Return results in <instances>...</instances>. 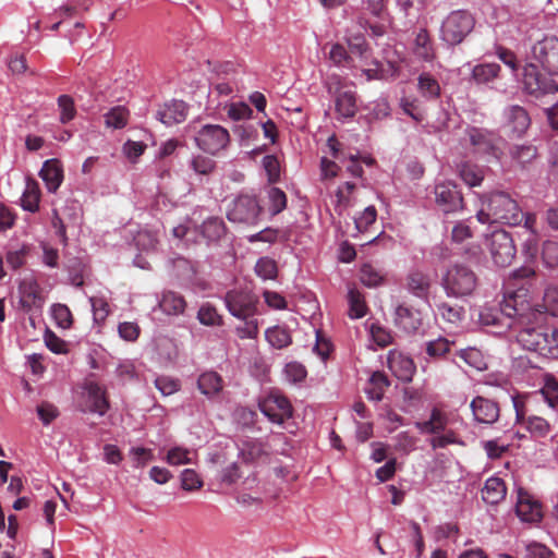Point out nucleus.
<instances>
[{"label":"nucleus","mask_w":558,"mask_h":558,"mask_svg":"<svg viewBox=\"0 0 558 558\" xmlns=\"http://www.w3.org/2000/svg\"><path fill=\"white\" fill-rule=\"evenodd\" d=\"M458 172L462 181L471 187L478 186L484 180V169L470 161L461 162Z\"/></svg>","instance_id":"c756f323"},{"label":"nucleus","mask_w":558,"mask_h":558,"mask_svg":"<svg viewBox=\"0 0 558 558\" xmlns=\"http://www.w3.org/2000/svg\"><path fill=\"white\" fill-rule=\"evenodd\" d=\"M259 408L276 424H283L293 413L289 399L280 393H270L259 403Z\"/></svg>","instance_id":"f8f14e48"},{"label":"nucleus","mask_w":558,"mask_h":558,"mask_svg":"<svg viewBox=\"0 0 558 558\" xmlns=\"http://www.w3.org/2000/svg\"><path fill=\"white\" fill-rule=\"evenodd\" d=\"M197 386L203 395L213 397L221 391L222 378L216 372H206L198 377Z\"/></svg>","instance_id":"f704fd0d"},{"label":"nucleus","mask_w":558,"mask_h":558,"mask_svg":"<svg viewBox=\"0 0 558 558\" xmlns=\"http://www.w3.org/2000/svg\"><path fill=\"white\" fill-rule=\"evenodd\" d=\"M437 313L448 323H459L464 314V310L461 306L450 305L449 303L442 302L437 304Z\"/></svg>","instance_id":"3c124183"},{"label":"nucleus","mask_w":558,"mask_h":558,"mask_svg":"<svg viewBox=\"0 0 558 558\" xmlns=\"http://www.w3.org/2000/svg\"><path fill=\"white\" fill-rule=\"evenodd\" d=\"M349 315L351 318H362L366 314V304L364 298L356 289H350L348 293Z\"/></svg>","instance_id":"a19ab883"},{"label":"nucleus","mask_w":558,"mask_h":558,"mask_svg":"<svg viewBox=\"0 0 558 558\" xmlns=\"http://www.w3.org/2000/svg\"><path fill=\"white\" fill-rule=\"evenodd\" d=\"M400 107L404 113L410 116L416 122H422L425 118V112L422 109L421 102L416 98H401Z\"/></svg>","instance_id":"864d4df0"},{"label":"nucleus","mask_w":558,"mask_h":558,"mask_svg":"<svg viewBox=\"0 0 558 558\" xmlns=\"http://www.w3.org/2000/svg\"><path fill=\"white\" fill-rule=\"evenodd\" d=\"M476 217L482 223H502L514 227L522 223L523 211L508 193L494 192Z\"/></svg>","instance_id":"f03ea898"},{"label":"nucleus","mask_w":558,"mask_h":558,"mask_svg":"<svg viewBox=\"0 0 558 558\" xmlns=\"http://www.w3.org/2000/svg\"><path fill=\"white\" fill-rule=\"evenodd\" d=\"M500 65L497 63L477 64L472 70V78L476 84H487L498 77Z\"/></svg>","instance_id":"4c0bfd02"},{"label":"nucleus","mask_w":558,"mask_h":558,"mask_svg":"<svg viewBox=\"0 0 558 558\" xmlns=\"http://www.w3.org/2000/svg\"><path fill=\"white\" fill-rule=\"evenodd\" d=\"M389 385L390 383L384 373L375 372L369 378L365 392L371 400L380 401Z\"/></svg>","instance_id":"e433bc0d"},{"label":"nucleus","mask_w":558,"mask_h":558,"mask_svg":"<svg viewBox=\"0 0 558 558\" xmlns=\"http://www.w3.org/2000/svg\"><path fill=\"white\" fill-rule=\"evenodd\" d=\"M485 245L493 262L499 267L509 266L515 257L517 248L513 239L504 229L493 231L486 238Z\"/></svg>","instance_id":"39448f33"},{"label":"nucleus","mask_w":558,"mask_h":558,"mask_svg":"<svg viewBox=\"0 0 558 558\" xmlns=\"http://www.w3.org/2000/svg\"><path fill=\"white\" fill-rule=\"evenodd\" d=\"M197 319L205 326H220L222 324V318L216 307L209 303H205L199 307Z\"/></svg>","instance_id":"09e8293b"},{"label":"nucleus","mask_w":558,"mask_h":558,"mask_svg":"<svg viewBox=\"0 0 558 558\" xmlns=\"http://www.w3.org/2000/svg\"><path fill=\"white\" fill-rule=\"evenodd\" d=\"M389 369L393 375L403 383L412 380L415 373V365L412 359L401 353H392L388 359Z\"/></svg>","instance_id":"5701e85b"},{"label":"nucleus","mask_w":558,"mask_h":558,"mask_svg":"<svg viewBox=\"0 0 558 558\" xmlns=\"http://www.w3.org/2000/svg\"><path fill=\"white\" fill-rule=\"evenodd\" d=\"M268 198H269V210L271 211V215H278L287 207V195L286 193L278 189V187H271L268 191Z\"/></svg>","instance_id":"13d9d810"},{"label":"nucleus","mask_w":558,"mask_h":558,"mask_svg":"<svg viewBox=\"0 0 558 558\" xmlns=\"http://www.w3.org/2000/svg\"><path fill=\"white\" fill-rule=\"evenodd\" d=\"M21 308L29 314L34 311H41L45 298L41 288L35 278H24L17 287Z\"/></svg>","instance_id":"4468645a"},{"label":"nucleus","mask_w":558,"mask_h":558,"mask_svg":"<svg viewBox=\"0 0 558 558\" xmlns=\"http://www.w3.org/2000/svg\"><path fill=\"white\" fill-rule=\"evenodd\" d=\"M263 207L253 195H240L229 206L227 218L234 223L254 226L259 221Z\"/></svg>","instance_id":"0eeeda50"},{"label":"nucleus","mask_w":558,"mask_h":558,"mask_svg":"<svg viewBox=\"0 0 558 558\" xmlns=\"http://www.w3.org/2000/svg\"><path fill=\"white\" fill-rule=\"evenodd\" d=\"M181 487L186 492L198 490L203 487V481L192 469H185L181 473Z\"/></svg>","instance_id":"680f3d73"},{"label":"nucleus","mask_w":558,"mask_h":558,"mask_svg":"<svg viewBox=\"0 0 558 558\" xmlns=\"http://www.w3.org/2000/svg\"><path fill=\"white\" fill-rule=\"evenodd\" d=\"M522 558H556V555L546 545L538 542H531L525 545Z\"/></svg>","instance_id":"603ef678"},{"label":"nucleus","mask_w":558,"mask_h":558,"mask_svg":"<svg viewBox=\"0 0 558 558\" xmlns=\"http://www.w3.org/2000/svg\"><path fill=\"white\" fill-rule=\"evenodd\" d=\"M160 311L169 316H178L184 313L186 301L183 295L174 291H163L158 302Z\"/></svg>","instance_id":"bb28decb"},{"label":"nucleus","mask_w":558,"mask_h":558,"mask_svg":"<svg viewBox=\"0 0 558 558\" xmlns=\"http://www.w3.org/2000/svg\"><path fill=\"white\" fill-rule=\"evenodd\" d=\"M542 257L548 267H558V242L550 240L545 241L543 244Z\"/></svg>","instance_id":"69168bd1"},{"label":"nucleus","mask_w":558,"mask_h":558,"mask_svg":"<svg viewBox=\"0 0 558 558\" xmlns=\"http://www.w3.org/2000/svg\"><path fill=\"white\" fill-rule=\"evenodd\" d=\"M459 357L477 371H482L486 367L482 353L477 349L469 348L461 350L459 352Z\"/></svg>","instance_id":"052dcab7"},{"label":"nucleus","mask_w":558,"mask_h":558,"mask_svg":"<svg viewBox=\"0 0 558 558\" xmlns=\"http://www.w3.org/2000/svg\"><path fill=\"white\" fill-rule=\"evenodd\" d=\"M430 287L429 276L420 270L410 271L405 278V288L418 299L427 300Z\"/></svg>","instance_id":"393cba45"},{"label":"nucleus","mask_w":558,"mask_h":558,"mask_svg":"<svg viewBox=\"0 0 558 558\" xmlns=\"http://www.w3.org/2000/svg\"><path fill=\"white\" fill-rule=\"evenodd\" d=\"M51 314L56 324L63 329H69L73 324V316L65 304L57 303L51 307Z\"/></svg>","instance_id":"8fccbe9b"},{"label":"nucleus","mask_w":558,"mask_h":558,"mask_svg":"<svg viewBox=\"0 0 558 558\" xmlns=\"http://www.w3.org/2000/svg\"><path fill=\"white\" fill-rule=\"evenodd\" d=\"M534 271L530 268H523L513 272V282H509L505 291L504 300L501 302V314L509 320L507 328H512L517 324H529L535 319V316L542 314L537 305H532L530 290L525 284H520L515 289L517 279L527 278L533 276Z\"/></svg>","instance_id":"f257e3e1"},{"label":"nucleus","mask_w":558,"mask_h":558,"mask_svg":"<svg viewBox=\"0 0 558 558\" xmlns=\"http://www.w3.org/2000/svg\"><path fill=\"white\" fill-rule=\"evenodd\" d=\"M453 344L448 339L439 337L426 343V353L428 356L439 359L450 352V347Z\"/></svg>","instance_id":"5fc2aeb1"},{"label":"nucleus","mask_w":558,"mask_h":558,"mask_svg":"<svg viewBox=\"0 0 558 558\" xmlns=\"http://www.w3.org/2000/svg\"><path fill=\"white\" fill-rule=\"evenodd\" d=\"M225 230L223 221L218 218H210L203 223V234L210 241L220 239Z\"/></svg>","instance_id":"bf43d9fd"},{"label":"nucleus","mask_w":558,"mask_h":558,"mask_svg":"<svg viewBox=\"0 0 558 558\" xmlns=\"http://www.w3.org/2000/svg\"><path fill=\"white\" fill-rule=\"evenodd\" d=\"M542 314L535 316V319L529 324H517L511 329L517 330V341L522 349L535 352L539 355L542 350V340L545 331L544 324H541Z\"/></svg>","instance_id":"9d476101"},{"label":"nucleus","mask_w":558,"mask_h":558,"mask_svg":"<svg viewBox=\"0 0 558 558\" xmlns=\"http://www.w3.org/2000/svg\"><path fill=\"white\" fill-rule=\"evenodd\" d=\"M57 102L60 109V122L66 124L72 121L76 116L74 99L69 95H61L58 97Z\"/></svg>","instance_id":"de8ad7c7"},{"label":"nucleus","mask_w":558,"mask_h":558,"mask_svg":"<svg viewBox=\"0 0 558 558\" xmlns=\"http://www.w3.org/2000/svg\"><path fill=\"white\" fill-rule=\"evenodd\" d=\"M522 83L524 92L536 99L558 92V83L551 75L541 72L533 63L523 68Z\"/></svg>","instance_id":"423d86ee"},{"label":"nucleus","mask_w":558,"mask_h":558,"mask_svg":"<svg viewBox=\"0 0 558 558\" xmlns=\"http://www.w3.org/2000/svg\"><path fill=\"white\" fill-rule=\"evenodd\" d=\"M132 456L133 466L136 469L144 468L148 462L154 459V453L150 449L135 447L130 450Z\"/></svg>","instance_id":"774afa93"},{"label":"nucleus","mask_w":558,"mask_h":558,"mask_svg":"<svg viewBox=\"0 0 558 558\" xmlns=\"http://www.w3.org/2000/svg\"><path fill=\"white\" fill-rule=\"evenodd\" d=\"M530 400L522 395L512 397V403L515 411V423L525 426V428L536 437H544L549 433L550 426L548 422L537 415L529 414Z\"/></svg>","instance_id":"6e6552de"},{"label":"nucleus","mask_w":558,"mask_h":558,"mask_svg":"<svg viewBox=\"0 0 558 558\" xmlns=\"http://www.w3.org/2000/svg\"><path fill=\"white\" fill-rule=\"evenodd\" d=\"M435 203L445 214L462 210L464 202L458 185L451 181L437 183L434 187Z\"/></svg>","instance_id":"9b49d317"},{"label":"nucleus","mask_w":558,"mask_h":558,"mask_svg":"<svg viewBox=\"0 0 558 558\" xmlns=\"http://www.w3.org/2000/svg\"><path fill=\"white\" fill-rule=\"evenodd\" d=\"M507 488L505 482L499 477L486 480L482 489V498L488 505H497L505 499Z\"/></svg>","instance_id":"cd10ccee"},{"label":"nucleus","mask_w":558,"mask_h":558,"mask_svg":"<svg viewBox=\"0 0 558 558\" xmlns=\"http://www.w3.org/2000/svg\"><path fill=\"white\" fill-rule=\"evenodd\" d=\"M195 141L199 149L210 155H217L228 146L230 135L229 132L220 125L207 124L198 131Z\"/></svg>","instance_id":"1a4fd4ad"},{"label":"nucleus","mask_w":558,"mask_h":558,"mask_svg":"<svg viewBox=\"0 0 558 558\" xmlns=\"http://www.w3.org/2000/svg\"><path fill=\"white\" fill-rule=\"evenodd\" d=\"M129 111L125 107L117 106L105 114V123L108 128L122 129L126 125Z\"/></svg>","instance_id":"37998d69"},{"label":"nucleus","mask_w":558,"mask_h":558,"mask_svg":"<svg viewBox=\"0 0 558 558\" xmlns=\"http://www.w3.org/2000/svg\"><path fill=\"white\" fill-rule=\"evenodd\" d=\"M336 110L343 118H352L355 116L356 96L352 90L340 92L336 97Z\"/></svg>","instance_id":"c9c22d12"},{"label":"nucleus","mask_w":558,"mask_h":558,"mask_svg":"<svg viewBox=\"0 0 558 558\" xmlns=\"http://www.w3.org/2000/svg\"><path fill=\"white\" fill-rule=\"evenodd\" d=\"M187 116V106L182 100L165 104L157 110V119L167 126L182 123Z\"/></svg>","instance_id":"aec40b11"},{"label":"nucleus","mask_w":558,"mask_h":558,"mask_svg":"<svg viewBox=\"0 0 558 558\" xmlns=\"http://www.w3.org/2000/svg\"><path fill=\"white\" fill-rule=\"evenodd\" d=\"M515 513L524 522L535 523L543 518L542 505L523 488L518 489Z\"/></svg>","instance_id":"f3484780"},{"label":"nucleus","mask_w":558,"mask_h":558,"mask_svg":"<svg viewBox=\"0 0 558 558\" xmlns=\"http://www.w3.org/2000/svg\"><path fill=\"white\" fill-rule=\"evenodd\" d=\"M474 418L478 423L493 424L499 417V405L493 400L484 397H476L471 402Z\"/></svg>","instance_id":"6ab92c4d"},{"label":"nucleus","mask_w":558,"mask_h":558,"mask_svg":"<svg viewBox=\"0 0 558 558\" xmlns=\"http://www.w3.org/2000/svg\"><path fill=\"white\" fill-rule=\"evenodd\" d=\"M539 355L547 359H558V327L545 326Z\"/></svg>","instance_id":"473e14b6"},{"label":"nucleus","mask_w":558,"mask_h":558,"mask_svg":"<svg viewBox=\"0 0 558 558\" xmlns=\"http://www.w3.org/2000/svg\"><path fill=\"white\" fill-rule=\"evenodd\" d=\"M532 53L549 73L558 75V39L556 37H546L537 41Z\"/></svg>","instance_id":"2eb2a0df"},{"label":"nucleus","mask_w":558,"mask_h":558,"mask_svg":"<svg viewBox=\"0 0 558 558\" xmlns=\"http://www.w3.org/2000/svg\"><path fill=\"white\" fill-rule=\"evenodd\" d=\"M414 44V53L418 59L424 60L426 62H430L434 60L435 50L427 29L422 28L418 31Z\"/></svg>","instance_id":"2f4dec72"},{"label":"nucleus","mask_w":558,"mask_h":558,"mask_svg":"<svg viewBox=\"0 0 558 558\" xmlns=\"http://www.w3.org/2000/svg\"><path fill=\"white\" fill-rule=\"evenodd\" d=\"M417 90L422 97L428 100L437 99L440 96V85L438 81L427 72H423L418 75Z\"/></svg>","instance_id":"72a5a7b5"},{"label":"nucleus","mask_w":558,"mask_h":558,"mask_svg":"<svg viewBox=\"0 0 558 558\" xmlns=\"http://www.w3.org/2000/svg\"><path fill=\"white\" fill-rule=\"evenodd\" d=\"M31 251V244H22L19 250H10L7 253V263L12 269L17 270L25 265Z\"/></svg>","instance_id":"a18cd8bd"},{"label":"nucleus","mask_w":558,"mask_h":558,"mask_svg":"<svg viewBox=\"0 0 558 558\" xmlns=\"http://www.w3.org/2000/svg\"><path fill=\"white\" fill-rule=\"evenodd\" d=\"M480 320L485 326L507 327L509 322L506 316L501 314V307L499 310L486 308L480 314Z\"/></svg>","instance_id":"6e6d98bb"},{"label":"nucleus","mask_w":558,"mask_h":558,"mask_svg":"<svg viewBox=\"0 0 558 558\" xmlns=\"http://www.w3.org/2000/svg\"><path fill=\"white\" fill-rule=\"evenodd\" d=\"M423 320L422 312L407 303L399 304L395 310V325L409 335L420 331L423 327Z\"/></svg>","instance_id":"dca6fc26"},{"label":"nucleus","mask_w":558,"mask_h":558,"mask_svg":"<svg viewBox=\"0 0 558 558\" xmlns=\"http://www.w3.org/2000/svg\"><path fill=\"white\" fill-rule=\"evenodd\" d=\"M40 189L36 180L27 178L26 186L21 198V205L25 210L35 213L39 208Z\"/></svg>","instance_id":"7c9ffc66"},{"label":"nucleus","mask_w":558,"mask_h":558,"mask_svg":"<svg viewBox=\"0 0 558 558\" xmlns=\"http://www.w3.org/2000/svg\"><path fill=\"white\" fill-rule=\"evenodd\" d=\"M537 307L542 311V314L547 313L554 317H558V288L548 287L545 290L543 303L537 305Z\"/></svg>","instance_id":"79ce46f5"},{"label":"nucleus","mask_w":558,"mask_h":558,"mask_svg":"<svg viewBox=\"0 0 558 558\" xmlns=\"http://www.w3.org/2000/svg\"><path fill=\"white\" fill-rule=\"evenodd\" d=\"M474 26L475 19L469 11H452L441 23L440 39L450 46L459 45L472 33Z\"/></svg>","instance_id":"7ed1b4c3"},{"label":"nucleus","mask_w":558,"mask_h":558,"mask_svg":"<svg viewBox=\"0 0 558 558\" xmlns=\"http://www.w3.org/2000/svg\"><path fill=\"white\" fill-rule=\"evenodd\" d=\"M541 393L550 408L558 407V380L554 377L547 378Z\"/></svg>","instance_id":"0e129e2a"},{"label":"nucleus","mask_w":558,"mask_h":558,"mask_svg":"<svg viewBox=\"0 0 558 558\" xmlns=\"http://www.w3.org/2000/svg\"><path fill=\"white\" fill-rule=\"evenodd\" d=\"M240 453L245 462H255L266 454V450L259 441H246L243 444Z\"/></svg>","instance_id":"c03bdc74"},{"label":"nucleus","mask_w":558,"mask_h":558,"mask_svg":"<svg viewBox=\"0 0 558 558\" xmlns=\"http://www.w3.org/2000/svg\"><path fill=\"white\" fill-rule=\"evenodd\" d=\"M173 269L175 271V276L186 283L202 286L203 289L206 288L205 284L198 281L196 277V268L191 260L184 257H178L173 259Z\"/></svg>","instance_id":"c85d7f7f"},{"label":"nucleus","mask_w":558,"mask_h":558,"mask_svg":"<svg viewBox=\"0 0 558 558\" xmlns=\"http://www.w3.org/2000/svg\"><path fill=\"white\" fill-rule=\"evenodd\" d=\"M191 168L197 174L208 175L215 170L216 162L209 157L197 155L192 158Z\"/></svg>","instance_id":"e2e57ef3"},{"label":"nucleus","mask_w":558,"mask_h":558,"mask_svg":"<svg viewBox=\"0 0 558 558\" xmlns=\"http://www.w3.org/2000/svg\"><path fill=\"white\" fill-rule=\"evenodd\" d=\"M476 286L477 277L475 272L462 264L449 267L442 278V287L448 296L463 298L471 295Z\"/></svg>","instance_id":"20e7f679"},{"label":"nucleus","mask_w":558,"mask_h":558,"mask_svg":"<svg viewBox=\"0 0 558 558\" xmlns=\"http://www.w3.org/2000/svg\"><path fill=\"white\" fill-rule=\"evenodd\" d=\"M265 336L269 344L276 349H283L292 343V337L286 327H270L266 330Z\"/></svg>","instance_id":"58836bf2"},{"label":"nucleus","mask_w":558,"mask_h":558,"mask_svg":"<svg viewBox=\"0 0 558 558\" xmlns=\"http://www.w3.org/2000/svg\"><path fill=\"white\" fill-rule=\"evenodd\" d=\"M84 389L86 391L87 411L105 415L110 407L106 389L96 381H87Z\"/></svg>","instance_id":"a211bd4d"},{"label":"nucleus","mask_w":558,"mask_h":558,"mask_svg":"<svg viewBox=\"0 0 558 558\" xmlns=\"http://www.w3.org/2000/svg\"><path fill=\"white\" fill-rule=\"evenodd\" d=\"M448 414L437 408H434L430 412L429 418L424 422H416L415 427L422 434L437 435L440 434L441 432L448 430Z\"/></svg>","instance_id":"a878e982"},{"label":"nucleus","mask_w":558,"mask_h":558,"mask_svg":"<svg viewBox=\"0 0 558 558\" xmlns=\"http://www.w3.org/2000/svg\"><path fill=\"white\" fill-rule=\"evenodd\" d=\"M510 155L513 160L519 162L522 167L531 163L537 157V148L534 145H515L510 149Z\"/></svg>","instance_id":"ea45409f"},{"label":"nucleus","mask_w":558,"mask_h":558,"mask_svg":"<svg viewBox=\"0 0 558 558\" xmlns=\"http://www.w3.org/2000/svg\"><path fill=\"white\" fill-rule=\"evenodd\" d=\"M255 271L257 276H259L264 280H267L275 279L277 277L278 268L274 259L269 257H262L257 260L255 265Z\"/></svg>","instance_id":"4d7b16f0"},{"label":"nucleus","mask_w":558,"mask_h":558,"mask_svg":"<svg viewBox=\"0 0 558 558\" xmlns=\"http://www.w3.org/2000/svg\"><path fill=\"white\" fill-rule=\"evenodd\" d=\"M361 281L364 286L374 288L383 283L384 274L369 264H364L361 268Z\"/></svg>","instance_id":"49530a36"},{"label":"nucleus","mask_w":558,"mask_h":558,"mask_svg":"<svg viewBox=\"0 0 558 558\" xmlns=\"http://www.w3.org/2000/svg\"><path fill=\"white\" fill-rule=\"evenodd\" d=\"M466 134L475 151L492 154L495 150L496 137L493 132L480 128H469Z\"/></svg>","instance_id":"4be33fe9"},{"label":"nucleus","mask_w":558,"mask_h":558,"mask_svg":"<svg viewBox=\"0 0 558 558\" xmlns=\"http://www.w3.org/2000/svg\"><path fill=\"white\" fill-rule=\"evenodd\" d=\"M226 305L234 317L246 320L256 312V298L244 291H229L225 298Z\"/></svg>","instance_id":"ddd939ff"},{"label":"nucleus","mask_w":558,"mask_h":558,"mask_svg":"<svg viewBox=\"0 0 558 558\" xmlns=\"http://www.w3.org/2000/svg\"><path fill=\"white\" fill-rule=\"evenodd\" d=\"M508 126L517 136L523 135L531 125L527 111L518 105L510 106L505 111Z\"/></svg>","instance_id":"b1692460"},{"label":"nucleus","mask_w":558,"mask_h":558,"mask_svg":"<svg viewBox=\"0 0 558 558\" xmlns=\"http://www.w3.org/2000/svg\"><path fill=\"white\" fill-rule=\"evenodd\" d=\"M459 444L458 435L454 430L448 429L444 434L434 435L429 440V445L433 449L445 448L449 445Z\"/></svg>","instance_id":"338daca9"},{"label":"nucleus","mask_w":558,"mask_h":558,"mask_svg":"<svg viewBox=\"0 0 558 558\" xmlns=\"http://www.w3.org/2000/svg\"><path fill=\"white\" fill-rule=\"evenodd\" d=\"M47 190L54 193L63 181V168L58 159L46 160L39 172Z\"/></svg>","instance_id":"412c9836"}]
</instances>
